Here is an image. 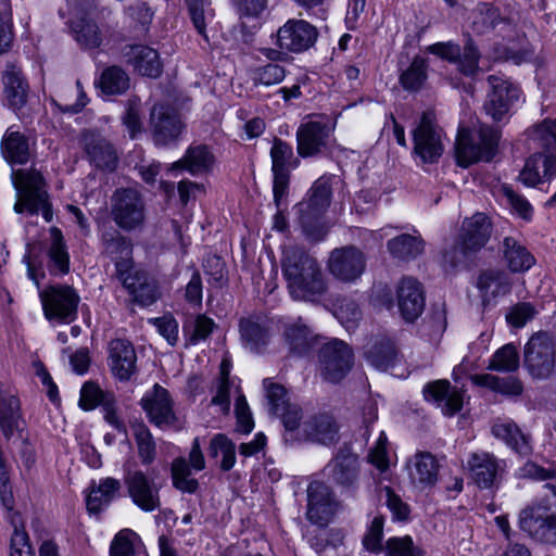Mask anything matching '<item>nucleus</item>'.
I'll return each mask as SVG.
<instances>
[{
  "mask_svg": "<svg viewBox=\"0 0 556 556\" xmlns=\"http://www.w3.org/2000/svg\"><path fill=\"white\" fill-rule=\"evenodd\" d=\"M100 242L102 254L114 262L116 277L132 300L143 306L153 304L157 299L156 283L146 270L135 267L131 240L111 227L102 232Z\"/></svg>",
  "mask_w": 556,
  "mask_h": 556,
  "instance_id": "obj_1",
  "label": "nucleus"
},
{
  "mask_svg": "<svg viewBox=\"0 0 556 556\" xmlns=\"http://www.w3.org/2000/svg\"><path fill=\"white\" fill-rule=\"evenodd\" d=\"M281 267L292 299L318 303L326 295L328 285L321 267L304 248H287Z\"/></svg>",
  "mask_w": 556,
  "mask_h": 556,
  "instance_id": "obj_2",
  "label": "nucleus"
},
{
  "mask_svg": "<svg viewBox=\"0 0 556 556\" xmlns=\"http://www.w3.org/2000/svg\"><path fill=\"white\" fill-rule=\"evenodd\" d=\"M526 136L529 149L538 148L541 151L526 159L518 180L526 187L535 188L556 177V118L544 119L532 126Z\"/></svg>",
  "mask_w": 556,
  "mask_h": 556,
  "instance_id": "obj_3",
  "label": "nucleus"
},
{
  "mask_svg": "<svg viewBox=\"0 0 556 556\" xmlns=\"http://www.w3.org/2000/svg\"><path fill=\"white\" fill-rule=\"evenodd\" d=\"M486 242V215L476 213L463 222L459 233L441 252V266L445 271L470 268Z\"/></svg>",
  "mask_w": 556,
  "mask_h": 556,
  "instance_id": "obj_4",
  "label": "nucleus"
},
{
  "mask_svg": "<svg viewBox=\"0 0 556 556\" xmlns=\"http://www.w3.org/2000/svg\"><path fill=\"white\" fill-rule=\"evenodd\" d=\"M513 15L509 7H505L503 12L497 7L489 8V26L494 31L492 55L489 54V59L511 61L519 65L531 60L533 50L518 36Z\"/></svg>",
  "mask_w": 556,
  "mask_h": 556,
  "instance_id": "obj_5",
  "label": "nucleus"
},
{
  "mask_svg": "<svg viewBox=\"0 0 556 556\" xmlns=\"http://www.w3.org/2000/svg\"><path fill=\"white\" fill-rule=\"evenodd\" d=\"M331 197V178L321 176L313 184L305 198L295 205L298 222L309 240L320 241L327 235L325 213L330 206Z\"/></svg>",
  "mask_w": 556,
  "mask_h": 556,
  "instance_id": "obj_6",
  "label": "nucleus"
},
{
  "mask_svg": "<svg viewBox=\"0 0 556 556\" xmlns=\"http://www.w3.org/2000/svg\"><path fill=\"white\" fill-rule=\"evenodd\" d=\"M12 179L18 194L14 211L18 214L28 212L31 215L41 212L43 218L51 222L52 210L42 175L36 169H17L12 172Z\"/></svg>",
  "mask_w": 556,
  "mask_h": 556,
  "instance_id": "obj_7",
  "label": "nucleus"
},
{
  "mask_svg": "<svg viewBox=\"0 0 556 556\" xmlns=\"http://www.w3.org/2000/svg\"><path fill=\"white\" fill-rule=\"evenodd\" d=\"M544 488L551 492L553 501L527 506L520 513L519 523L521 530L532 539L543 543H553L556 540V515L551 508L556 506V485L545 484Z\"/></svg>",
  "mask_w": 556,
  "mask_h": 556,
  "instance_id": "obj_8",
  "label": "nucleus"
},
{
  "mask_svg": "<svg viewBox=\"0 0 556 556\" xmlns=\"http://www.w3.org/2000/svg\"><path fill=\"white\" fill-rule=\"evenodd\" d=\"M112 219L126 232L141 230L146 224V202L135 188L116 189L111 200Z\"/></svg>",
  "mask_w": 556,
  "mask_h": 556,
  "instance_id": "obj_9",
  "label": "nucleus"
},
{
  "mask_svg": "<svg viewBox=\"0 0 556 556\" xmlns=\"http://www.w3.org/2000/svg\"><path fill=\"white\" fill-rule=\"evenodd\" d=\"M123 481L131 502L144 513L160 509L161 485L128 459L123 465Z\"/></svg>",
  "mask_w": 556,
  "mask_h": 556,
  "instance_id": "obj_10",
  "label": "nucleus"
},
{
  "mask_svg": "<svg viewBox=\"0 0 556 556\" xmlns=\"http://www.w3.org/2000/svg\"><path fill=\"white\" fill-rule=\"evenodd\" d=\"M523 102L520 88L511 80L489 76V116L497 123H507L513 110Z\"/></svg>",
  "mask_w": 556,
  "mask_h": 556,
  "instance_id": "obj_11",
  "label": "nucleus"
},
{
  "mask_svg": "<svg viewBox=\"0 0 556 556\" xmlns=\"http://www.w3.org/2000/svg\"><path fill=\"white\" fill-rule=\"evenodd\" d=\"M353 351L342 340L332 339L325 343L318 352L319 370L329 382L341 381L353 366Z\"/></svg>",
  "mask_w": 556,
  "mask_h": 556,
  "instance_id": "obj_12",
  "label": "nucleus"
},
{
  "mask_svg": "<svg viewBox=\"0 0 556 556\" xmlns=\"http://www.w3.org/2000/svg\"><path fill=\"white\" fill-rule=\"evenodd\" d=\"M40 299L48 319L71 323L76 318L80 298L73 287L50 286L40 292Z\"/></svg>",
  "mask_w": 556,
  "mask_h": 556,
  "instance_id": "obj_13",
  "label": "nucleus"
},
{
  "mask_svg": "<svg viewBox=\"0 0 556 556\" xmlns=\"http://www.w3.org/2000/svg\"><path fill=\"white\" fill-rule=\"evenodd\" d=\"M525 366L536 379L548 378L555 368V349L546 332L534 333L525 346Z\"/></svg>",
  "mask_w": 556,
  "mask_h": 556,
  "instance_id": "obj_14",
  "label": "nucleus"
},
{
  "mask_svg": "<svg viewBox=\"0 0 556 556\" xmlns=\"http://www.w3.org/2000/svg\"><path fill=\"white\" fill-rule=\"evenodd\" d=\"M140 406L151 425L167 430L178 424L174 400L167 389L155 383L140 400Z\"/></svg>",
  "mask_w": 556,
  "mask_h": 556,
  "instance_id": "obj_15",
  "label": "nucleus"
},
{
  "mask_svg": "<svg viewBox=\"0 0 556 556\" xmlns=\"http://www.w3.org/2000/svg\"><path fill=\"white\" fill-rule=\"evenodd\" d=\"M414 154L422 163H435L443 153L442 135L435 124L434 114L424 112L419 124L413 130Z\"/></svg>",
  "mask_w": 556,
  "mask_h": 556,
  "instance_id": "obj_16",
  "label": "nucleus"
},
{
  "mask_svg": "<svg viewBox=\"0 0 556 556\" xmlns=\"http://www.w3.org/2000/svg\"><path fill=\"white\" fill-rule=\"evenodd\" d=\"M150 128L154 143L167 147L179 140L186 125L180 114L172 106L154 104L150 113Z\"/></svg>",
  "mask_w": 556,
  "mask_h": 556,
  "instance_id": "obj_17",
  "label": "nucleus"
},
{
  "mask_svg": "<svg viewBox=\"0 0 556 556\" xmlns=\"http://www.w3.org/2000/svg\"><path fill=\"white\" fill-rule=\"evenodd\" d=\"M366 256L354 245L334 249L328 261L330 274L342 282L352 283L358 280L366 268Z\"/></svg>",
  "mask_w": 556,
  "mask_h": 556,
  "instance_id": "obj_18",
  "label": "nucleus"
},
{
  "mask_svg": "<svg viewBox=\"0 0 556 556\" xmlns=\"http://www.w3.org/2000/svg\"><path fill=\"white\" fill-rule=\"evenodd\" d=\"M318 37L317 28L304 20H288L277 30V46L291 53H302L314 46Z\"/></svg>",
  "mask_w": 556,
  "mask_h": 556,
  "instance_id": "obj_19",
  "label": "nucleus"
},
{
  "mask_svg": "<svg viewBox=\"0 0 556 556\" xmlns=\"http://www.w3.org/2000/svg\"><path fill=\"white\" fill-rule=\"evenodd\" d=\"M75 18L71 28L75 40L85 49H96L102 43V34L98 25L85 15L94 7L93 0H67Z\"/></svg>",
  "mask_w": 556,
  "mask_h": 556,
  "instance_id": "obj_20",
  "label": "nucleus"
},
{
  "mask_svg": "<svg viewBox=\"0 0 556 556\" xmlns=\"http://www.w3.org/2000/svg\"><path fill=\"white\" fill-rule=\"evenodd\" d=\"M329 480L337 485L352 490L355 489L359 477L358 456L348 444L342 445L325 467Z\"/></svg>",
  "mask_w": 556,
  "mask_h": 556,
  "instance_id": "obj_21",
  "label": "nucleus"
},
{
  "mask_svg": "<svg viewBox=\"0 0 556 556\" xmlns=\"http://www.w3.org/2000/svg\"><path fill=\"white\" fill-rule=\"evenodd\" d=\"M331 127L327 122L308 121L296 130V151L302 157L321 154L328 146Z\"/></svg>",
  "mask_w": 556,
  "mask_h": 556,
  "instance_id": "obj_22",
  "label": "nucleus"
},
{
  "mask_svg": "<svg viewBox=\"0 0 556 556\" xmlns=\"http://www.w3.org/2000/svg\"><path fill=\"white\" fill-rule=\"evenodd\" d=\"M485 147L486 131L482 125L479 128H459L455 142V159L457 165L468 167L478 162Z\"/></svg>",
  "mask_w": 556,
  "mask_h": 556,
  "instance_id": "obj_23",
  "label": "nucleus"
},
{
  "mask_svg": "<svg viewBox=\"0 0 556 556\" xmlns=\"http://www.w3.org/2000/svg\"><path fill=\"white\" fill-rule=\"evenodd\" d=\"M2 83L7 105L23 121L26 117L23 109L27 103L29 87L22 70L14 64L7 65Z\"/></svg>",
  "mask_w": 556,
  "mask_h": 556,
  "instance_id": "obj_24",
  "label": "nucleus"
},
{
  "mask_svg": "<svg viewBox=\"0 0 556 556\" xmlns=\"http://www.w3.org/2000/svg\"><path fill=\"white\" fill-rule=\"evenodd\" d=\"M80 144L91 163L98 168L114 170L117 164V155L112 144L99 132L84 130L80 136Z\"/></svg>",
  "mask_w": 556,
  "mask_h": 556,
  "instance_id": "obj_25",
  "label": "nucleus"
},
{
  "mask_svg": "<svg viewBox=\"0 0 556 556\" xmlns=\"http://www.w3.org/2000/svg\"><path fill=\"white\" fill-rule=\"evenodd\" d=\"M124 61L142 76L157 78L163 72L159 52L144 45L126 46L123 49Z\"/></svg>",
  "mask_w": 556,
  "mask_h": 556,
  "instance_id": "obj_26",
  "label": "nucleus"
},
{
  "mask_svg": "<svg viewBox=\"0 0 556 556\" xmlns=\"http://www.w3.org/2000/svg\"><path fill=\"white\" fill-rule=\"evenodd\" d=\"M397 306L406 321L416 320L425 308L424 290L419 281L412 277L403 278L396 290Z\"/></svg>",
  "mask_w": 556,
  "mask_h": 556,
  "instance_id": "obj_27",
  "label": "nucleus"
},
{
  "mask_svg": "<svg viewBox=\"0 0 556 556\" xmlns=\"http://www.w3.org/2000/svg\"><path fill=\"white\" fill-rule=\"evenodd\" d=\"M109 366L112 374L122 381H127L137 371V355L132 344L123 339H115L109 345Z\"/></svg>",
  "mask_w": 556,
  "mask_h": 556,
  "instance_id": "obj_28",
  "label": "nucleus"
},
{
  "mask_svg": "<svg viewBox=\"0 0 556 556\" xmlns=\"http://www.w3.org/2000/svg\"><path fill=\"white\" fill-rule=\"evenodd\" d=\"M425 399L433 402L446 416H453L463 407L462 392L451 387L447 380L429 382L424 388Z\"/></svg>",
  "mask_w": 556,
  "mask_h": 556,
  "instance_id": "obj_29",
  "label": "nucleus"
},
{
  "mask_svg": "<svg viewBox=\"0 0 556 556\" xmlns=\"http://www.w3.org/2000/svg\"><path fill=\"white\" fill-rule=\"evenodd\" d=\"M333 498L328 485L314 481L307 488V519L313 523H324L332 514Z\"/></svg>",
  "mask_w": 556,
  "mask_h": 556,
  "instance_id": "obj_30",
  "label": "nucleus"
},
{
  "mask_svg": "<svg viewBox=\"0 0 556 556\" xmlns=\"http://www.w3.org/2000/svg\"><path fill=\"white\" fill-rule=\"evenodd\" d=\"M364 357L369 365L380 371H386L399 362V351L395 343L387 337H376L364 346Z\"/></svg>",
  "mask_w": 556,
  "mask_h": 556,
  "instance_id": "obj_31",
  "label": "nucleus"
},
{
  "mask_svg": "<svg viewBox=\"0 0 556 556\" xmlns=\"http://www.w3.org/2000/svg\"><path fill=\"white\" fill-rule=\"evenodd\" d=\"M239 331L243 346L252 353H261L269 343V328L264 318H241Z\"/></svg>",
  "mask_w": 556,
  "mask_h": 556,
  "instance_id": "obj_32",
  "label": "nucleus"
},
{
  "mask_svg": "<svg viewBox=\"0 0 556 556\" xmlns=\"http://www.w3.org/2000/svg\"><path fill=\"white\" fill-rule=\"evenodd\" d=\"M34 144L27 136L9 127L1 140V153L8 163L24 165L31 157Z\"/></svg>",
  "mask_w": 556,
  "mask_h": 556,
  "instance_id": "obj_33",
  "label": "nucleus"
},
{
  "mask_svg": "<svg viewBox=\"0 0 556 556\" xmlns=\"http://www.w3.org/2000/svg\"><path fill=\"white\" fill-rule=\"evenodd\" d=\"M504 262L510 273L523 274L535 264V257L516 238L506 236L500 242Z\"/></svg>",
  "mask_w": 556,
  "mask_h": 556,
  "instance_id": "obj_34",
  "label": "nucleus"
},
{
  "mask_svg": "<svg viewBox=\"0 0 556 556\" xmlns=\"http://www.w3.org/2000/svg\"><path fill=\"white\" fill-rule=\"evenodd\" d=\"M302 431L307 440L323 445H330L339 439V427L329 414L311 417L303 424Z\"/></svg>",
  "mask_w": 556,
  "mask_h": 556,
  "instance_id": "obj_35",
  "label": "nucleus"
},
{
  "mask_svg": "<svg viewBox=\"0 0 556 556\" xmlns=\"http://www.w3.org/2000/svg\"><path fill=\"white\" fill-rule=\"evenodd\" d=\"M215 157L205 144L190 146L185 155L170 165V170L186 169L192 175L211 170Z\"/></svg>",
  "mask_w": 556,
  "mask_h": 556,
  "instance_id": "obj_36",
  "label": "nucleus"
},
{
  "mask_svg": "<svg viewBox=\"0 0 556 556\" xmlns=\"http://www.w3.org/2000/svg\"><path fill=\"white\" fill-rule=\"evenodd\" d=\"M482 337L483 333L480 334L477 342L470 344L469 353L459 365L460 371L468 375L472 383L478 387L486 386V361L483 358L486 346L484 345Z\"/></svg>",
  "mask_w": 556,
  "mask_h": 556,
  "instance_id": "obj_37",
  "label": "nucleus"
},
{
  "mask_svg": "<svg viewBox=\"0 0 556 556\" xmlns=\"http://www.w3.org/2000/svg\"><path fill=\"white\" fill-rule=\"evenodd\" d=\"M492 433L521 456H528L532 453L531 438L510 420L496 421L492 426Z\"/></svg>",
  "mask_w": 556,
  "mask_h": 556,
  "instance_id": "obj_38",
  "label": "nucleus"
},
{
  "mask_svg": "<svg viewBox=\"0 0 556 556\" xmlns=\"http://www.w3.org/2000/svg\"><path fill=\"white\" fill-rule=\"evenodd\" d=\"M439 463L428 452H419L410 459L409 476L414 483L421 486L433 485L437 482Z\"/></svg>",
  "mask_w": 556,
  "mask_h": 556,
  "instance_id": "obj_39",
  "label": "nucleus"
},
{
  "mask_svg": "<svg viewBox=\"0 0 556 556\" xmlns=\"http://www.w3.org/2000/svg\"><path fill=\"white\" fill-rule=\"evenodd\" d=\"M50 247L48 249V270L51 275L63 276L70 271V254L64 242L62 231L52 227L50 229Z\"/></svg>",
  "mask_w": 556,
  "mask_h": 556,
  "instance_id": "obj_40",
  "label": "nucleus"
},
{
  "mask_svg": "<svg viewBox=\"0 0 556 556\" xmlns=\"http://www.w3.org/2000/svg\"><path fill=\"white\" fill-rule=\"evenodd\" d=\"M122 488L121 481L115 478H103L98 485L91 488L87 496V509L92 514H98L103 507L110 505Z\"/></svg>",
  "mask_w": 556,
  "mask_h": 556,
  "instance_id": "obj_41",
  "label": "nucleus"
},
{
  "mask_svg": "<svg viewBox=\"0 0 556 556\" xmlns=\"http://www.w3.org/2000/svg\"><path fill=\"white\" fill-rule=\"evenodd\" d=\"M21 405L18 399L3 390L0 384V428L3 435L10 439L18 429Z\"/></svg>",
  "mask_w": 556,
  "mask_h": 556,
  "instance_id": "obj_42",
  "label": "nucleus"
},
{
  "mask_svg": "<svg viewBox=\"0 0 556 556\" xmlns=\"http://www.w3.org/2000/svg\"><path fill=\"white\" fill-rule=\"evenodd\" d=\"M425 242L419 236L408 233L400 235L387 242L390 254L401 261H410L420 255Z\"/></svg>",
  "mask_w": 556,
  "mask_h": 556,
  "instance_id": "obj_43",
  "label": "nucleus"
},
{
  "mask_svg": "<svg viewBox=\"0 0 556 556\" xmlns=\"http://www.w3.org/2000/svg\"><path fill=\"white\" fill-rule=\"evenodd\" d=\"M129 86L128 74L116 65L105 68L99 80V88L108 96L123 94L129 89Z\"/></svg>",
  "mask_w": 556,
  "mask_h": 556,
  "instance_id": "obj_44",
  "label": "nucleus"
},
{
  "mask_svg": "<svg viewBox=\"0 0 556 556\" xmlns=\"http://www.w3.org/2000/svg\"><path fill=\"white\" fill-rule=\"evenodd\" d=\"M131 429L142 465L148 466L152 464L156 456V444L150 429L141 420L131 424Z\"/></svg>",
  "mask_w": 556,
  "mask_h": 556,
  "instance_id": "obj_45",
  "label": "nucleus"
},
{
  "mask_svg": "<svg viewBox=\"0 0 556 556\" xmlns=\"http://www.w3.org/2000/svg\"><path fill=\"white\" fill-rule=\"evenodd\" d=\"M222 454L220 469L230 470L236 463V446L225 434H215L210 443L208 456L216 458Z\"/></svg>",
  "mask_w": 556,
  "mask_h": 556,
  "instance_id": "obj_46",
  "label": "nucleus"
},
{
  "mask_svg": "<svg viewBox=\"0 0 556 556\" xmlns=\"http://www.w3.org/2000/svg\"><path fill=\"white\" fill-rule=\"evenodd\" d=\"M271 170L290 172L299 165V160L294 156L293 148L286 141L275 138L270 149Z\"/></svg>",
  "mask_w": 556,
  "mask_h": 556,
  "instance_id": "obj_47",
  "label": "nucleus"
},
{
  "mask_svg": "<svg viewBox=\"0 0 556 556\" xmlns=\"http://www.w3.org/2000/svg\"><path fill=\"white\" fill-rule=\"evenodd\" d=\"M427 63L420 56H415L410 65L401 74L400 83L407 91H418L427 79Z\"/></svg>",
  "mask_w": 556,
  "mask_h": 556,
  "instance_id": "obj_48",
  "label": "nucleus"
},
{
  "mask_svg": "<svg viewBox=\"0 0 556 556\" xmlns=\"http://www.w3.org/2000/svg\"><path fill=\"white\" fill-rule=\"evenodd\" d=\"M285 339L292 353L304 355L312 345L309 329L304 325L292 324L286 327Z\"/></svg>",
  "mask_w": 556,
  "mask_h": 556,
  "instance_id": "obj_49",
  "label": "nucleus"
},
{
  "mask_svg": "<svg viewBox=\"0 0 556 556\" xmlns=\"http://www.w3.org/2000/svg\"><path fill=\"white\" fill-rule=\"evenodd\" d=\"M501 192L506 203L510 206V212L514 215L526 222L532 220L534 210L525 195L517 193L510 186L507 185H503L501 187Z\"/></svg>",
  "mask_w": 556,
  "mask_h": 556,
  "instance_id": "obj_50",
  "label": "nucleus"
},
{
  "mask_svg": "<svg viewBox=\"0 0 556 556\" xmlns=\"http://www.w3.org/2000/svg\"><path fill=\"white\" fill-rule=\"evenodd\" d=\"M114 395L104 392L96 382L86 381L80 389L78 406L86 412L93 410L98 406H103V402Z\"/></svg>",
  "mask_w": 556,
  "mask_h": 556,
  "instance_id": "obj_51",
  "label": "nucleus"
},
{
  "mask_svg": "<svg viewBox=\"0 0 556 556\" xmlns=\"http://www.w3.org/2000/svg\"><path fill=\"white\" fill-rule=\"evenodd\" d=\"M518 365L519 355L517 349L513 343H508L494 353L491 363H489V369L511 371L515 370Z\"/></svg>",
  "mask_w": 556,
  "mask_h": 556,
  "instance_id": "obj_52",
  "label": "nucleus"
},
{
  "mask_svg": "<svg viewBox=\"0 0 556 556\" xmlns=\"http://www.w3.org/2000/svg\"><path fill=\"white\" fill-rule=\"evenodd\" d=\"M286 77V70L277 63H268L253 71L252 80L255 86H271L280 84Z\"/></svg>",
  "mask_w": 556,
  "mask_h": 556,
  "instance_id": "obj_53",
  "label": "nucleus"
},
{
  "mask_svg": "<svg viewBox=\"0 0 556 556\" xmlns=\"http://www.w3.org/2000/svg\"><path fill=\"white\" fill-rule=\"evenodd\" d=\"M384 517L376 515L372 517L367 527V531L363 538L364 547L371 553H379L382 551Z\"/></svg>",
  "mask_w": 556,
  "mask_h": 556,
  "instance_id": "obj_54",
  "label": "nucleus"
},
{
  "mask_svg": "<svg viewBox=\"0 0 556 556\" xmlns=\"http://www.w3.org/2000/svg\"><path fill=\"white\" fill-rule=\"evenodd\" d=\"M386 556H424L409 535L390 538L386 543Z\"/></svg>",
  "mask_w": 556,
  "mask_h": 556,
  "instance_id": "obj_55",
  "label": "nucleus"
},
{
  "mask_svg": "<svg viewBox=\"0 0 556 556\" xmlns=\"http://www.w3.org/2000/svg\"><path fill=\"white\" fill-rule=\"evenodd\" d=\"M214 321L205 315H199L193 321L184 326V331L189 333V343L197 344L205 340L213 331Z\"/></svg>",
  "mask_w": 556,
  "mask_h": 556,
  "instance_id": "obj_56",
  "label": "nucleus"
},
{
  "mask_svg": "<svg viewBox=\"0 0 556 556\" xmlns=\"http://www.w3.org/2000/svg\"><path fill=\"white\" fill-rule=\"evenodd\" d=\"M263 387L266 391V399L271 414H278L282 406L290 404L287 399V390L283 386L266 378L263 380Z\"/></svg>",
  "mask_w": 556,
  "mask_h": 556,
  "instance_id": "obj_57",
  "label": "nucleus"
},
{
  "mask_svg": "<svg viewBox=\"0 0 556 556\" xmlns=\"http://www.w3.org/2000/svg\"><path fill=\"white\" fill-rule=\"evenodd\" d=\"M538 311L531 303H518L509 308L506 314L507 324L516 329H520L527 325L529 320H531Z\"/></svg>",
  "mask_w": 556,
  "mask_h": 556,
  "instance_id": "obj_58",
  "label": "nucleus"
},
{
  "mask_svg": "<svg viewBox=\"0 0 556 556\" xmlns=\"http://www.w3.org/2000/svg\"><path fill=\"white\" fill-rule=\"evenodd\" d=\"M489 390L507 396H518L522 392L521 382L513 377L500 378L497 376L489 375Z\"/></svg>",
  "mask_w": 556,
  "mask_h": 556,
  "instance_id": "obj_59",
  "label": "nucleus"
},
{
  "mask_svg": "<svg viewBox=\"0 0 556 556\" xmlns=\"http://www.w3.org/2000/svg\"><path fill=\"white\" fill-rule=\"evenodd\" d=\"M517 477L534 481H546L556 477V470L553 468L542 467L533 462H527L518 469Z\"/></svg>",
  "mask_w": 556,
  "mask_h": 556,
  "instance_id": "obj_60",
  "label": "nucleus"
},
{
  "mask_svg": "<svg viewBox=\"0 0 556 556\" xmlns=\"http://www.w3.org/2000/svg\"><path fill=\"white\" fill-rule=\"evenodd\" d=\"M157 332L170 344L175 345L178 341V323L170 315L151 319Z\"/></svg>",
  "mask_w": 556,
  "mask_h": 556,
  "instance_id": "obj_61",
  "label": "nucleus"
},
{
  "mask_svg": "<svg viewBox=\"0 0 556 556\" xmlns=\"http://www.w3.org/2000/svg\"><path fill=\"white\" fill-rule=\"evenodd\" d=\"M480 54L477 46L469 39L465 46L463 59L459 58V66L463 74L473 76L479 71Z\"/></svg>",
  "mask_w": 556,
  "mask_h": 556,
  "instance_id": "obj_62",
  "label": "nucleus"
},
{
  "mask_svg": "<svg viewBox=\"0 0 556 556\" xmlns=\"http://www.w3.org/2000/svg\"><path fill=\"white\" fill-rule=\"evenodd\" d=\"M10 556H35V552L30 545L29 536L24 530L17 528L11 538Z\"/></svg>",
  "mask_w": 556,
  "mask_h": 556,
  "instance_id": "obj_63",
  "label": "nucleus"
},
{
  "mask_svg": "<svg viewBox=\"0 0 556 556\" xmlns=\"http://www.w3.org/2000/svg\"><path fill=\"white\" fill-rule=\"evenodd\" d=\"M130 530L119 531L113 539L110 546V556H134V545L129 539Z\"/></svg>",
  "mask_w": 556,
  "mask_h": 556,
  "instance_id": "obj_64",
  "label": "nucleus"
}]
</instances>
